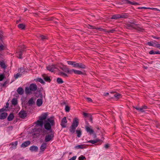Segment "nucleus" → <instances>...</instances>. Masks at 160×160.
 Listing matches in <instances>:
<instances>
[{
  "label": "nucleus",
  "mask_w": 160,
  "mask_h": 160,
  "mask_svg": "<svg viewBox=\"0 0 160 160\" xmlns=\"http://www.w3.org/2000/svg\"><path fill=\"white\" fill-rule=\"evenodd\" d=\"M55 121L53 118L51 117L45 121L44 124L45 128L48 130L51 131L52 126L54 125Z\"/></svg>",
  "instance_id": "nucleus-1"
},
{
  "label": "nucleus",
  "mask_w": 160,
  "mask_h": 160,
  "mask_svg": "<svg viewBox=\"0 0 160 160\" xmlns=\"http://www.w3.org/2000/svg\"><path fill=\"white\" fill-rule=\"evenodd\" d=\"M25 46L22 45L18 47V48L16 54V56L19 58L21 59L22 58V53L25 52Z\"/></svg>",
  "instance_id": "nucleus-2"
},
{
  "label": "nucleus",
  "mask_w": 160,
  "mask_h": 160,
  "mask_svg": "<svg viewBox=\"0 0 160 160\" xmlns=\"http://www.w3.org/2000/svg\"><path fill=\"white\" fill-rule=\"evenodd\" d=\"M78 119L77 118H74L73 119V122L70 128V131L72 133L75 132L76 128L78 126Z\"/></svg>",
  "instance_id": "nucleus-3"
},
{
  "label": "nucleus",
  "mask_w": 160,
  "mask_h": 160,
  "mask_svg": "<svg viewBox=\"0 0 160 160\" xmlns=\"http://www.w3.org/2000/svg\"><path fill=\"white\" fill-rule=\"evenodd\" d=\"M138 25V24H136V22H134L128 24L127 27L128 28H131L135 29L138 31H141L142 29L140 28Z\"/></svg>",
  "instance_id": "nucleus-4"
},
{
  "label": "nucleus",
  "mask_w": 160,
  "mask_h": 160,
  "mask_svg": "<svg viewBox=\"0 0 160 160\" xmlns=\"http://www.w3.org/2000/svg\"><path fill=\"white\" fill-rule=\"evenodd\" d=\"M50 132L51 133L50 134H48L46 136L45 138V142H48L52 140L54 136V133L52 132V130H51Z\"/></svg>",
  "instance_id": "nucleus-5"
},
{
  "label": "nucleus",
  "mask_w": 160,
  "mask_h": 160,
  "mask_svg": "<svg viewBox=\"0 0 160 160\" xmlns=\"http://www.w3.org/2000/svg\"><path fill=\"white\" fill-rule=\"evenodd\" d=\"M47 69L48 71L51 72L56 71L57 69L56 66L55 65H49L47 67Z\"/></svg>",
  "instance_id": "nucleus-6"
},
{
  "label": "nucleus",
  "mask_w": 160,
  "mask_h": 160,
  "mask_svg": "<svg viewBox=\"0 0 160 160\" xmlns=\"http://www.w3.org/2000/svg\"><path fill=\"white\" fill-rule=\"evenodd\" d=\"M67 121L66 117H64L62 120L60 125L63 128H65L66 127Z\"/></svg>",
  "instance_id": "nucleus-7"
},
{
  "label": "nucleus",
  "mask_w": 160,
  "mask_h": 160,
  "mask_svg": "<svg viewBox=\"0 0 160 160\" xmlns=\"http://www.w3.org/2000/svg\"><path fill=\"white\" fill-rule=\"evenodd\" d=\"M85 130L88 133L90 134H92L94 133V131L91 128V126H86L85 127Z\"/></svg>",
  "instance_id": "nucleus-8"
},
{
  "label": "nucleus",
  "mask_w": 160,
  "mask_h": 160,
  "mask_svg": "<svg viewBox=\"0 0 160 160\" xmlns=\"http://www.w3.org/2000/svg\"><path fill=\"white\" fill-rule=\"evenodd\" d=\"M19 115L21 118H24L27 116V113L25 111L21 110L19 113Z\"/></svg>",
  "instance_id": "nucleus-9"
},
{
  "label": "nucleus",
  "mask_w": 160,
  "mask_h": 160,
  "mask_svg": "<svg viewBox=\"0 0 160 160\" xmlns=\"http://www.w3.org/2000/svg\"><path fill=\"white\" fill-rule=\"evenodd\" d=\"M29 88L32 91H35L37 89L38 87L36 84L32 83L30 84Z\"/></svg>",
  "instance_id": "nucleus-10"
},
{
  "label": "nucleus",
  "mask_w": 160,
  "mask_h": 160,
  "mask_svg": "<svg viewBox=\"0 0 160 160\" xmlns=\"http://www.w3.org/2000/svg\"><path fill=\"white\" fill-rule=\"evenodd\" d=\"M75 67L78 68L85 69L86 68V66L85 65L82 63L76 62Z\"/></svg>",
  "instance_id": "nucleus-11"
},
{
  "label": "nucleus",
  "mask_w": 160,
  "mask_h": 160,
  "mask_svg": "<svg viewBox=\"0 0 160 160\" xmlns=\"http://www.w3.org/2000/svg\"><path fill=\"white\" fill-rule=\"evenodd\" d=\"M110 93L111 94H113V97H112V98H114L116 99H119L120 97H121V95L118 93H116L115 92H110Z\"/></svg>",
  "instance_id": "nucleus-12"
},
{
  "label": "nucleus",
  "mask_w": 160,
  "mask_h": 160,
  "mask_svg": "<svg viewBox=\"0 0 160 160\" xmlns=\"http://www.w3.org/2000/svg\"><path fill=\"white\" fill-rule=\"evenodd\" d=\"M124 3L125 4H129L130 5H139V4L138 3L136 2H132L128 0H125L124 1Z\"/></svg>",
  "instance_id": "nucleus-13"
},
{
  "label": "nucleus",
  "mask_w": 160,
  "mask_h": 160,
  "mask_svg": "<svg viewBox=\"0 0 160 160\" xmlns=\"http://www.w3.org/2000/svg\"><path fill=\"white\" fill-rule=\"evenodd\" d=\"M47 144L45 143H42V145L41 146L40 148V152H43L44 151L45 149H46L47 147Z\"/></svg>",
  "instance_id": "nucleus-14"
},
{
  "label": "nucleus",
  "mask_w": 160,
  "mask_h": 160,
  "mask_svg": "<svg viewBox=\"0 0 160 160\" xmlns=\"http://www.w3.org/2000/svg\"><path fill=\"white\" fill-rule=\"evenodd\" d=\"M35 102V100L33 98H31L28 101V103L29 106H31L34 104Z\"/></svg>",
  "instance_id": "nucleus-15"
},
{
  "label": "nucleus",
  "mask_w": 160,
  "mask_h": 160,
  "mask_svg": "<svg viewBox=\"0 0 160 160\" xmlns=\"http://www.w3.org/2000/svg\"><path fill=\"white\" fill-rule=\"evenodd\" d=\"M31 142L29 141H25L23 142L21 145V147L25 148L28 146L30 144Z\"/></svg>",
  "instance_id": "nucleus-16"
},
{
  "label": "nucleus",
  "mask_w": 160,
  "mask_h": 160,
  "mask_svg": "<svg viewBox=\"0 0 160 160\" xmlns=\"http://www.w3.org/2000/svg\"><path fill=\"white\" fill-rule=\"evenodd\" d=\"M47 116L48 114L47 113H44L39 117V119L43 121L46 119Z\"/></svg>",
  "instance_id": "nucleus-17"
},
{
  "label": "nucleus",
  "mask_w": 160,
  "mask_h": 160,
  "mask_svg": "<svg viewBox=\"0 0 160 160\" xmlns=\"http://www.w3.org/2000/svg\"><path fill=\"white\" fill-rule=\"evenodd\" d=\"M29 149L32 152H36L38 150V148L37 146L33 145L31 146L29 148Z\"/></svg>",
  "instance_id": "nucleus-18"
},
{
  "label": "nucleus",
  "mask_w": 160,
  "mask_h": 160,
  "mask_svg": "<svg viewBox=\"0 0 160 160\" xmlns=\"http://www.w3.org/2000/svg\"><path fill=\"white\" fill-rule=\"evenodd\" d=\"M42 99L38 98L36 101V104L38 107L41 106L42 104Z\"/></svg>",
  "instance_id": "nucleus-19"
},
{
  "label": "nucleus",
  "mask_w": 160,
  "mask_h": 160,
  "mask_svg": "<svg viewBox=\"0 0 160 160\" xmlns=\"http://www.w3.org/2000/svg\"><path fill=\"white\" fill-rule=\"evenodd\" d=\"M17 92L20 95L23 94L24 91L23 89L21 87L18 88L17 90Z\"/></svg>",
  "instance_id": "nucleus-20"
},
{
  "label": "nucleus",
  "mask_w": 160,
  "mask_h": 160,
  "mask_svg": "<svg viewBox=\"0 0 160 160\" xmlns=\"http://www.w3.org/2000/svg\"><path fill=\"white\" fill-rule=\"evenodd\" d=\"M8 115L7 112H3L0 115V119H5Z\"/></svg>",
  "instance_id": "nucleus-21"
},
{
  "label": "nucleus",
  "mask_w": 160,
  "mask_h": 160,
  "mask_svg": "<svg viewBox=\"0 0 160 160\" xmlns=\"http://www.w3.org/2000/svg\"><path fill=\"white\" fill-rule=\"evenodd\" d=\"M35 123L38 126H42L43 124V122L42 121L40 120H37Z\"/></svg>",
  "instance_id": "nucleus-22"
},
{
  "label": "nucleus",
  "mask_w": 160,
  "mask_h": 160,
  "mask_svg": "<svg viewBox=\"0 0 160 160\" xmlns=\"http://www.w3.org/2000/svg\"><path fill=\"white\" fill-rule=\"evenodd\" d=\"M74 73L75 74L78 75H81L83 73L81 71L74 69H72V74Z\"/></svg>",
  "instance_id": "nucleus-23"
},
{
  "label": "nucleus",
  "mask_w": 160,
  "mask_h": 160,
  "mask_svg": "<svg viewBox=\"0 0 160 160\" xmlns=\"http://www.w3.org/2000/svg\"><path fill=\"white\" fill-rule=\"evenodd\" d=\"M63 71L68 73L72 74V69H70L68 68H65V69L63 70Z\"/></svg>",
  "instance_id": "nucleus-24"
},
{
  "label": "nucleus",
  "mask_w": 160,
  "mask_h": 160,
  "mask_svg": "<svg viewBox=\"0 0 160 160\" xmlns=\"http://www.w3.org/2000/svg\"><path fill=\"white\" fill-rule=\"evenodd\" d=\"M101 141L98 139H97L95 140H89L88 141V142L91 143H92V144H94L99 142Z\"/></svg>",
  "instance_id": "nucleus-25"
},
{
  "label": "nucleus",
  "mask_w": 160,
  "mask_h": 160,
  "mask_svg": "<svg viewBox=\"0 0 160 160\" xmlns=\"http://www.w3.org/2000/svg\"><path fill=\"white\" fill-rule=\"evenodd\" d=\"M59 74L61 76L65 78L68 77V75L67 74L62 72H60Z\"/></svg>",
  "instance_id": "nucleus-26"
},
{
  "label": "nucleus",
  "mask_w": 160,
  "mask_h": 160,
  "mask_svg": "<svg viewBox=\"0 0 160 160\" xmlns=\"http://www.w3.org/2000/svg\"><path fill=\"white\" fill-rule=\"evenodd\" d=\"M31 90L30 88L28 87H26L25 89V92L26 94H29L31 93Z\"/></svg>",
  "instance_id": "nucleus-27"
},
{
  "label": "nucleus",
  "mask_w": 160,
  "mask_h": 160,
  "mask_svg": "<svg viewBox=\"0 0 160 160\" xmlns=\"http://www.w3.org/2000/svg\"><path fill=\"white\" fill-rule=\"evenodd\" d=\"M67 63L68 64L73 66L74 67H75L76 62L74 61H67Z\"/></svg>",
  "instance_id": "nucleus-28"
},
{
  "label": "nucleus",
  "mask_w": 160,
  "mask_h": 160,
  "mask_svg": "<svg viewBox=\"0 0 160 160\" xmlns=\"http://www.w3.org/2000/svg\"><path fill=\"white\" fill-rule=\"evenodd\" d=\"M149 54H160V52L159 51H154L153 50H151L149 52Z\"/></svg>",
  "instance_id": "nucleus-29"
},
{
  "label": "nucleus",
  "mask_w": 160,
  "mask_h": 160,
  "mask_svg": "<svg viewBox=\"0 0 160 160\" xmlns=\"http://www.w3.org/2000/svg\"><path fill=\"white\" fill-rule=\"evenodd\" d=\"M42 77L45 81L47 82H50V79L49 77L46 76L45 74L43 75Z\"/></svg>",
  "instance_id": "nucleus-30"
},
{
  "label": "nucleus",
  "mask_w": 160,
  "mask_h": 160,
  "mask_svg": "<svg viewBox=\"0 0 160 160\" xmlns=\"http://www.w3.org/2000/svg\"><path fill=\"white\" fill-rule=\"evenodd\" d=\"M120 14H118L113 15L111 18V19H117L120 18Z\"/></svg>",
  "instance_id": "nucleus-31"
},
{
  "label": "nucleus",
  "mask_w": 160,
  "mask_h": 160,
  "mask_svg": "<svg viewBox=\"0 0 160 160\" xmlns=\"http://www.w3.org/2000/svg\"><path fill=\"white\" fill-rule=\"evenodd\" d=\"M12 104L14 106L16 105L18 103L17 100L16 98H14L11 101Z\"/></svg>",
  "instance_id": "nucleus-32"
},
{
  "label": "nucleus",
  "mask_w": 160,
  "mask_h": 160,
  "mask_svg": "<svg viewBox=\"0 0 160 160\" xmlns=\"http://www.w3.org/2000/svg\"><path fill=\"white\" fill-rule=\"evenodd\" d=\"M14 118V116L13 114L11 113L8 117L7 119L8 121H12Z\"/></svg>",
  "instance_id": "nucleus-33"
},
{
  "label": "nucleus",
  "mask_w": 160,
  "mask_h": 160,
  "mask_svg": "<svg viewBox=\"0 0 160 160\" xmlns=\"http://www.w3.org/2000/svg\"><path fill=\"white\" fill-rule=\"evenodd\" d=\"M18 141H16L14 142H13L11 143L10 145L13 146L12 147L13 149H15L16 148V147L18 145Z\"/></svg>",
  "instance_id": "nucleus-34"
},
{
  "label": "nucleus",
  "mask_w": 160,
  "mask_h": 160,
  "mask_svg": "<svg viewBox=\"0 0 160 160\" xmlns=\"http://www.w3.org/2000/svg\"><path fill=\"white\" fill-rule=\"evenodd\" d=\"M18 26L19 29H24L25 28V25L23 24H19L18 25Z\"/></svg>",
  "instance_id": "nucleus-35"
},
{
  "label": "nucleus",
  "mask_w": 160,
  "mask_h": 160,
  "mask_svg": "<svg viewBox=\"0 0 160 160\" xmlns=\"http://www.w3.org/2000/svg\"><path fill=\"white\" fill-rule=\"evenodd\" d=\"M76 132L77 134V137L78 138H80L81 137V131L80 130H77L76 131Z\"/></svg>",
  "instance_id": "nucleus-36"
},
{
  "label": "nucleus",
  "mask_w": 160,
  "mask_h": 160,
  "mask_svg": "<svg viewBox=\"0 0 160 160\" xmlns=\"http://www.w3.org/2000/svg\"><path fill=\"white\" fill-rule=\"evenodd\" d=\"M57 82L58 84H62L63 82L62 80L59 78H57Z\"/></svg>",
  "instance_id": "nucleus-37"
},
{
  "label": "nucleus",
  "mask_w": 160,
  "mask_h": 160,
  "mask_svg": "<svg viewBox=\"0 0 160 160\" xmlns=\"http://www.w3.org/2000/svg\"><path fill=\"white\" fill-rule=\"evenodd\" d=\"M75 148L78 149L79 148L83 149L85 148V146L83 145H78L77 146H76L75 147Z\"/></svg>",
  "instance_id": "nucleus-38"
},
{
  "label": "nucleus",
  "mask_w": 160,
  "mask_h": 160,
  "mask_svg": "<svg viewBox=\"0 0 160 160\" xmlns=\"http://www.w3.org/2000/svg\"><path fill=\"white\" fill-rule=\"evenodd\" d=\"M40 37L41 39L43 41H44L48 39V38L47 37L42 35H40Z\"/></svg>",
  "instance_id": "nucleus-39"
},
{
  "label": "nucleus",
  "mask_w": 160,
  "mask_h": 160,
  "mask_svg": "<svg viewBox=\"0 0 160 160\" xmlns=\"http://www.w3.org/2000/svg\"><path fill=\"white\" fill-rule=\"evenodd\" d=\"M0 65L2 68H6L5 64L4 62H0Z\"/></svg>",
  "instance_id": "nucleus-40"
},
{
  "label": "nucleus",
  "mask_w": 160,
  "mask_h": 160,
  "mask_svg": "<svg viewBox=\"0 0 160 160\" xmlns=\"http://www.w3.org/2000/svg\"><path fill=\"white\" fill-rule=\"evenodd\" d=\"M128 17V15L126 14H124L122 15H120V18H127Z\"/></svg>",
  "instance_id": "nucleus-41"
},
{
  "label": "nucleus",
  "mask_w": 160,
  "mask_h": 160,
  "mask_svg": "<svg viewBox=\"0 0 160 160\" xmlns=\"http://www.w3.org/2000/svg\"><path fill=\"white\" fill-rule=\"evenodd\" d=\"M21 76V74L19 73H17L16 74L14 75V77L16 79L20 77Z\"/></svg>",
  "instance_id": "nucleus-42"
},
{
  "label": "nucleus",
  "mask_w": 160,
  "mask_h": 160,
  "mask_svg": "<svg viewBox=\"0 0 160 160\" xmlns=\"http://www.w3.org/2000/svg\"><path fill=\"white\" fill-rule=\"evenodd\" d=\"M89 26L90 27V28H91L92 29H96L97 30H99L100 29V28H96L95 27L91 25H89Z\"/></svg>",
  "instance_id": "nucleus-43"
},
{
  "label": "nucleus",
  "mask_w": 160,
  "mask_h": 160,
  "mask_svg": "<svg viewBox=\"0 0 160 160\" xmlns=\"http://www.w3.org/2000/svg\"><path fill=\"white\" fill-rule=\"evenodd\" d=\"M85 158V157L82 155H81L78 158L79 160H84Z\"/></svg>",
  "instance_id": "nucleus-44"
},
{
  "label": "nucleus",
  "mask_w": 160,
  "mask_h": 160,
  "mask_svg": "<svg viewBox=\"0 0 160 160\" xmlns=\"http://www.w3.org/2000/svg\"><path fill=\"white\" fill-rule=\"evenodd\" d=\"M65 111L67 112H68L70 111V108L68 106H66L65 108Z\"/></svg>",
  "instance_id": "nucleus-45"
},
{
  "label": "nucleus",
  "mask_w": 160,
  "mask_h": 160,
  "mask_svg": "<svg viewBox=\"0 0 160 160\" xmlns=\"http://www.w3.org/2000/svg\"><path fill=\"white\" fill-rule=\"evenodd\" d=\"M4 46L1 43L0 44V51L3 50L4 49Z\"/></svg>",
  "instance_id": "nucleus-46"
},
{
  "label": "nucleus",
  "mask_w": 160,
  "mask_h": 160,
  "mask_svg": "<svg viewBox=\"0 0 160 160\" xmlns=\"http://www.w3.org/2000/svg\"><path fill=\"white\" fill-rule=\"evenodd\" d=\"M4 78V76L3 74L0 75V81H2Z\"/></svg>",
  "instance_id": "nucleus-47"
},
{
  "label": "nucleus",
  "mask_w": 160,
  "mask_h": 160,
  "mask_svg": "<svg viewBox=\"0 0 160 160\" xmlns=\"http://www.w3.org/2000/svg\"><path fill=\"white\" fill-rule=\"evenodd\" d=\"M116 31V30L115 29H113L112 30H109L108 31V32L110 33H113Z\"/></svg>",
  "instance_id": "nucleus-48"
},
{
  "label": "nucleus",
  "mask_w": 160,
  "mask_h": 160,
  "mask_svg": "<svg viewBox=\"0 0 160 160\" xmlns=\"http://www.w3.org/2000/svg\"><path fill=\"white\" fill-rule=\"evenodd\" d=\"M85 99L89 102H92V99L89 98H86Z\"/></svg>",
  "instance_id": "nucleus-49"
},
{
  "label": "nucleus",
  "mask_w": 160,
  "mask_h": 160,
  "mask_svg": "<svg viewBox=\"0 0 160 160\" xmlns=\"http://www.w3.org/2000/svg\"><path fill=\"white\" fill-rule=\"evenodd\" d=\"M148 9H150L152 10H155L157 11H159V9H158L155 8H148Z\"/></svg>",
  "instance_id": "nucleus-50"
},
{
  "label": "nucleus",
  "mask_w": 160,
  "mask_h": 160,
  "mask_svg": "<svg viewBox=\"0 0 160 160\" xmlns=\"http://www.w3.org/2000/svg\"><path fill=\"white\" fill-rule=\"evenodd\" d=\"M38 81L39 82H40L41 83H42V84H44V81L41 78H39L38 79Z\"/></svg>",
  "instance_id": "nucleus-51"
},
{
  "label": "nucleus",
  "mask_w": 160,
  "mask_h": 160,
  "mask_svg": "<svg viewBox=\"0 0 160 160\" xmlns=\"http://www.w3.org/2000/svg\"><path fill=\"white\" fill-rule=\"evenodd\" d=\"M148 45L149 46H153L154 47L155 46V45H154L153 44H152L151 42H148Z\"/></svg>",
  "instance_id": "nucleus-52"
},
{
  "label": "nucleus",
  "mask_w": 160,
  "mask_h": 160,
  "mask_svg": "<svg viewBox=\"0 0 160 160\" xmlns=\"http://www.w3.org/2000/svg\"><path fill=\"white\" fill-rule=\"evenodd\" d=\"M148 107L147 106H143L142 108H141L140 109H141V111H142L143 109H146Z\"/></svg>",
  "instance_id": "nucleus-53"
},
{
  "label": "nucleus",
  "mask_w": 160,
  "mask_h": 160,
  "mask_svg": "<svg viewBox=\"0 0 160 160\" xmlns=\"http://www.w3.org/2000/svg\"><path fill=\"white\" fill-rule=\"evenodd\" d=\"M2 31H0V41L2 40Z\"/></svg>",
  "instance_id": "nucleus-54"
},
{
  "label": "nucleus",
  "mask_w": 160,
  "mask_h": 160,
  "mask_svg": "<svg viewBox=\"0 0 160 160\" xmlns=\"http://www.w3.org/2000/svg\"><path fill=\"white\" fill-rule=\"evenodd\" d=\"M77 158L76 156H74L72 157L71 158L69 159V160H75Z\"/></svg>",
  "instance_id": "nucleus-55"
},
{
  "label": "nucleus",
  "mask_w": 160,
  "mask_h": 160,
  "mask_svg": "<svg viewBox=\"0 0 160 160\" xmlns=\"http://www.w3.org/2000/svg\"><path fill=\"white\" fill-rule=\"evenodd\" d=\"M155 47H156L157 48L160 49V44H156L155 45Z\"/></svg>",
  "instance_id": "nucleus-56"
},
{
  "label": "nucleus",
  "mask_w": 160,
  "mask_h": 160,
  "mask_svg": "<svg viewBox=\"0 0 160 160\" xmlns=\"http://www.w3.org/2000/svg\"><path fill=\"white\" fill-rule=\"evenodd\" d=\"M83 115L85 117H88V113L86 112H83Z\"/></svg>",
  "instance_id": "nucleus-57"
},
{
  "label": "nucleus",
  "mask_w": 160,
  "mask_h": 160,
  "mask_svg": "<svg viewBox=\"0 0 160 160\" xmlns=\"http://www.w3.org/2000/svg\"><path fill=\"white\" fill-rule=\"evenodd\" d=\"M153 38H154L156 39H159L160 40V37H158L156 36H152V37Z\"/></svg>",
  "instance_id": "nucleus-58"
},
{
  "label": "nucleus",
  "mask_w": 160,
  "mask_h": 160,
  "mask_svg": "<svg viewBox=\"0 0 160 160\" xmlns=\"http://www.w3.org/2000/svg\"><path fill=\"white\" fill-rule=\"evenodd\" d=\"M148 8H146L145 7H140L138 8L139 9H148Z\"/></svg>",
  "instance_id": "nucleus-59"
},
{
  "label": "nucleus",
  "mask_w": 160,
  "mask_h": 160,
  "mask_svg": "<svg viewBox=\"0 0 160 160\" xmlns=\"http://www.w3.org/2000/svg\"><path fill=\"white\" fill-rule=\"evenodd\" d=\"M104 147L106 149L108 148L109 147V144H105V145L104 146Z\"/></svg>",
  "instance_id": "nucleus-60"
},
{
  "label": "nucleus",
  "mask_w": 160,
  "mask_h": 160,
  "mask_svg": "<svg viewBox=\"0 0 160 160\" xmlns=\"http://www.w3.org/2000/svg\"><path fill=\"white\" fill-rule=\"evenodd\" d=\"M4 110L5 109L4 108H2L1 109H0V113L3 112Z\"/></svg>",
  "instance_id": "nucleus-61"
},
{
  "label": "nucleus",
  "mask_w": 160,
  "mask_h": 160,
  "mask_svg": "<svg viewBox=\"0 0 160 160\" xmlns=\"http://www.w3.org/2000/svg\"><path fill=\"white\" fill-rule=\"evenodd\" d=\"M135 108L137 109V110H139V111H141V109H140V108Z\"/></svg>",
  "instance_id": "nucleus-62"
},
{
  "label": "nucleus",
  "mask_w": 160,
  "mask_h": 160,
  "mask_svg": "<svg viewBox=\"0 0 160 160\" xmlns=\"http://www.w3.org/2000/svg\"><path fill=\"white\" fill-rule=\"evenodd\" d=\"M109 95V93L108 92H106L104 93V95L105 96H106Z\"/></svg>",
  "instance_id": "nucleus-63"
},
{
  "label": "nucleus",
  "mask_w": 160,
  "mask_h": 160,
  "mask_svg": "<svg viewBox=\"0 0 160 160\" xmlns=\"http://www.w3.org/2000/svg\"><path fill=\"white\" fill-rule=\"evenodd\" d=\"M66 68L65 67H63L62 68H61V69L63 71V70L65 69V68Z\"/></svg>",
  "instance_id": "nucleus-64"
}]
</instances>
